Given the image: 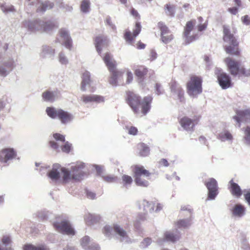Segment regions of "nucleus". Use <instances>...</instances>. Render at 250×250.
<instances>
[{"label": "nucleus", "instance_id": "1", "mask_svg": "<svg viewBox=\"0 0 250 250\" xmlns=\"http://www.w3.org/2000/svg\"><path fill=\"white\" fill-rule=\"evenodd\" d=\"M152 99L151 96L148 95L145 97L141 102V97L138 95L131 91L126 92V102L135 114L140 112V107L141 105V112L143 115H146L151 108Z\"/></svg>", "mask_w": 250, "mask_h": 250}, {"label": "nucleus", "instance_id": "2", "mask_svg": "<svg viewBox=\"0 0 250 250\" xmlns=\"http://www.w3.org/2000/svg\"><path fill=\"white\" fill-rule=\"evenodd\" d=\"M23 25L31 32L42 30L48 32L58 27L57 23L54 21H44L40 19L34 21H25L23 22Z\"/></svg>", "mask_w": 250, "mask_h": 250}, {"label": "nucleus", "instance_id": "3", "mask_svg": "<svg viewBox=\"0 0 250 250\" xmlns=\"http://www.w3.org/2000/svg\"><path fill=\"white\" fill-rule=\"evenodd\" d=\"M223 40L228 44L225 46L226 53L230 55H238L240 54L238 48L239 42L233 34L230 33V31L227 26H223Z\"/></svg>", "mask_w": 250, "mask_h": 250}, {"label": "nucleus", "instance_id": "4", "mask_svg": "<svg viewBox=\"0 0 250 250\" xmlns=\"http://www.w3.org/2000/svg\"><path fill=\"white\" fill-rule=\"evenodd\" d=\"M84 167V164L81 163L71 167V170L61 167V172L62 176L61 181L66 183L71 179L80 180L84 176V172L81 169Z\"/></svg>", "mask_w": 250, "mask_h": 250}, {"label": "nucleus", "instance_id": "5", "mask_svg": "<svg viewBox=\"0 0 250 250\" xmlns=\"http://www.w3.org/2000/svg\"><path fill=\"white\" fill-rule=\"evenodd\" d=\"M103 60L111 73L109 83L113 86L118 84V79L122 75L123 72L116 69L115 64L112 62V56L109 53H106L103 57Z\"/></svg>", "mask_w": 250, "mask_h": 250}, {"label": "nucleus", "instance_id": "6", "mask_svg": "<svg viewBox=\"0 0 250 250\" xmlns=\"http://www.w3.org/2000/svg\"><path fill=\"white\" fill-rule=\"evenodd\" d=\"M54 228L58 231L67 235H74L75 230L69 222L63 216H58L53 222Z\"/></svg>", "mask_w": 250, "mask_h": 250}, {"label": "nucleus", "instance_id": "7", "mask_svg": "<svg viewBox=\"0 0 250 250\" xmlns=\"http://www.w3.org/2000/svg\"><path fill=\"white\" fill-rule=\"evenodd\" d=\"M202 80L198 77H191L190 81L187 83V92L192 97H195L201 93Z\"/></svg>", "mask_w": 250, "mask_h": 250}, {"label": "nucleus", "instance_id": "8", "mask_svg": "<svg viewBox=\"0 0 250 250\" xmlns=\"http://www.w3.org/2000/svg\"><path fill=\"white\" fill-rule=\"evenodd\" d=\"M214 73L216 75L218 83L223 89L232 87V83L229 75L223 72L222 69L219 68H216Z\"/></svg>", "mask_w": 250, "mask_h": 250}, {"label": "nucleus", "instance_id": "9", "mask_svg": "<svg viewBox=\"0 0 250 250\" xmlns=\"http://www.w3.org/2000/svg\"><path fill=\"white\" fill-rule=\"evenodd\" d=\"M16 66V62L13 58H9L3 60L0 62V76L5 77Z\"/></svg>", "mask_w": 250, "mask_h": 250}, {"label": "nucleus", "instance_id": "10", "mask_svg": "<svg viewBox=\"0 0 250 250\" xmlns=\"http://www.w3.org/2000/svg\"><path fill=\"white\" fill-rule=\"evenodd\" d=\"M17 156V151L11 147H6L0 151V163L4 166L9 165V162Z\"/></svg>", "mask_w": 250, "mask_h": 250}, {"label": "nucleus", "instance_id": "11", "mask_svg": "<svg viewBox=\"0 0 250 250\" xmlns=\"http://www.w3.org/2000/svg\"><path fill=\"white\" fill-rule=\"evenodd\" d=\"M205 185L208 190L206 200H214L219 193L217 181L214 178H211L205 183Z\"/></svg>", "mask_w": 250, "mask_h": 250}, {"label": "nucleus", "instance_id": "12", "mask_svg": "<svg viewBox=\"0 0 250 250\" xmlns=\"http://www.w3.org/2000/svg\"><path fill=\"white\" fill-rule=\"evenodd\" d=\"M198 120L196 117L191 119L188 116H184L180 119L179 123L184 130L192 132Z\"/></svg>", "mask_w": 250, "mask_h": 250}, {"label": "nucleus", "instance_id": "13", "mask_svg": "<svg viewBox=\"0 0 250 250\" xmlns=\"http://www.w3.org/2000/svg\"><path fill=\"white\" fill-rule=\"evenodd\" d=\"M143 206V210L145 213L148 214V212L152 213L153 212L158 213L163 208L164 206L161 203H157L156 208L155 203L153 201L149 202L146 200H144L142 202Z\"/></svg>", "mask_w": 250, "mask_h": 250}, {"label": "nucleus", "instance_id": "14", "mask_svg": "<svg viewBox=\"0 0 250 250\" xmlns=\"http://www.w3.org/2000/svg\"><path fill=\"white\" fill-rule=\"evenodd\" d=\"M235 112L236 115L233 117V119L239 124V127L241 122L250 123V109L236 110Z\"/></svg>", "mask_w": 250, "mask_h": 250}, {"label": "nucleus", "instance_id": "15", "mask_svg": "<svg viewBox=\"0 0 250 250\" xmlns=\"http://www.w3.org/2000/svg\"><path fill=\"white\" fill-rule=\"evenodd\" d=\"M158 27L161 31V40L165 44L169 43L172 39L173 36L166 24L162 22L158 23Z\"/></svg>", "mask_w": 250, "mask_h": 250}, {"label": "nucleus", "instance_id": "16", "mask_svg": "<svg viewBox=\"0 0 250 250\" xmlns=\"http://www.w3.org/2000/svg\"><path fill=\"white\" fill-rule=\"evenodd\" d=\"M225 62L227 64L230 73L234 76L237 75L242 69H245L244 68L240 67V63L229 58H227L225 60Z\"/></svg>", "mask_w": 250, "mask_h": 250}, {"label": "nucleus", "instance_id": "17", "mask_svg": "<svg viewBox=\"0 0 250 250\" xmlns=\"http://www.w3.org/2000/svg\"><path fill=\"white\" fill-rule=\"evenodd\" d=\"M170 91L174 95H177L180 102H183L185 100L184 97V91L180 84L175 81L170 83Z\"/></svg>", "mask_w": 250, "mask_h": 250}, {"label": "nucleus", "instance_id": "18", "mask_svg": "<svg viewBox=\"0 0 250 250\" xmlns=\"http://www.w3.org/2000/svg\"><path fill=\"white\" fill-rule=\"evenodd\" d=\"M40 55L42 59L53 60L55 55V49L50 45L44 44L41 47Z\"/></svg>", "mask_w": 250, "mask_h": 250}, {"label": "nucleus", "instance_id": "19", "mask_svg": "<svg viewBox=\"0 0 250 250\" xmlns=\"http://www.w3.org/2000/svg\"><path fill=\"white\" fill-rule=\"evenodd\" d=\"M60 37L62 39L63 42L62 43L66 48L71 50L72 47V40L70 36L69 32L64 28H62L59 31Z\"/></svg>", "mask_w": 250, "mask_h": 250}, {"label": "nucleus", "instance_id": "20", "mask_svg": "<svg viewBox=\"0 0 250 250\" xmlns=\"http://www.w3.org/2000/svg\"><path fill=\"white\" fill-rule=\"evenodd\" d=\"M61 166L58 164L53 165L52 168L47 172V176L53 181L57 182L61 180Z\"/></svg>", "mask_w": 250, "mask_h": 250}, {"label": "nucleus", "instance_id": "21", "mask_svg": "<svg viewBox=\"0 0 250 250\" xmlns=\"http://www.w3.org/2000/svg\"><path fill=\"white\" fill-rule=\"evenodd\" d=\"M108 40L106 36L101 35L96 37L95 39V44L97 51L100 54L102 52V48L107 45Z\"/></svg>", "mask_w": 250, "mask_h": 250}, {"label": "nucleus", "instance_id": "22", "mask_svg": "<svg viewBox=\"0 0 250 250\" xmlns=\"http://www.w3.org/2000/svg\"><path fill=\"white\" fill-rule=\"evenodd\" d=\"M180 235L177 229L167 231L164 233V241L175 243L180 239Z\"/></svg>", "mask_w": 250, "mask_h": 250}, {"label": "nucleus", "instance_id": "23", "mask_svg": "<svg viewBox=\"0 0 250 250\" xmlns=\"http://www.w3.org/2000/svg\"><path fill=\"white\" fill-rule=\"evenodd\" d=\"M230 211L232 216L241 218L246 214V208L241 204L238 203L234 205Z\"/></svg>", "mask_w": 250, "mask_h": 250}, {"label": "nucleus", "instance_id": "24", "mask_svg": "<svg viewBox=\"0 0 250 250\" xmlns=\"http://www.w3.org/2000/svg\"><path fill=\"white\" fill-rule=\"evenodd\" d=\"M74 118L73 114L61 109L58 119L62 125H66L71 122L73 120Z\"/></svg>", "mask_w": 250, "mask_h": 250}, {"label": "nucleus", "instance_id": "25", "mask_svg": "<svg viewBox=\"0 0 250 250\" xmlns=\"http://www.w3.org/2000/svg\"><path fill=\"white\" fill-rule=\"evenodd\" d=\"M60 92L58 90L54 91L47 90L42 94V97L46 102H53L60 96Z\"/></svg>", "mask_w": 250, "mask_h": 250}, {"label": "nucleus", "instance_id": "26", "mask_svg": "<svg viewBox=\"0 0 250 250\" xmlns=\"http://www.w3.org/2000/svg\"><path fill=\"white\" fill-rule=\"evenodd\" d=\"M81 99L85 104L91 102L100 103L104 102V97L94 94L83 95Z\"/></svg>", "mask_w": 250, "mask_h": 250}, {"label": "nucleus", "instance_id": "27", "mask_svg": "<svg viewBox=\"0 0 250 250\" xmlns=\"http://www.w3.org/2000/svg\"><path fill=\"white\" fill-rule=\"evenodd\" d=\"M114 232L117 234L120 237V241L128 242L129 238L127 235L126 232L117 224H115L113 226Z\"/></svg>", "mask_w": 250, "mask_h": 250}, {"label": "nucleus", "instance_id": "28", "mask_svg": "<svg viewBox=\"0 0 250 250\" xmlns=\"http://www.w3.org/2000/svg\"><path fill=\"white\" fill-rule=\"evenodd\" d=\"M134 177H140L142 176L146 178L148 177L151 173L146 169H145L144 167L136 165L133 168Z\"/></svg>", "mask_w": 250, "mask_h": 250}, {"label": "nucleus", "instance_id": "29", "mask_svg": "<svg viewBox=\"0 0 250 250\" xmlns=\"http://www.w3.org/2000/svg\"><path fill=\"white\" fill-rule=\"evenodd\" d=\"M186 218L179 219L176 223V225L179 229H186L188 228L192 224V220L193 217L186 216Z\"/></svg>", "mask_w": 250, "mask_h": 250}, {"label": "nucleus", "instance_id": "30", "mask_svg": "<svg viewBox=\"0 0 250 250\" xmlns=\"http://www.w3.org/2000/svg\"><path fill=\"white\" fill-rule=\"evenodd\" d=\"M230 185V191L231 194L236 197H239L242 194V191L240 187L236 183H234L233 180L229 182Z\"/></svg>", "mask_w": 250, "mask_h": 250}, {"label": "nucleus", "instance_id": "31", "mask_svg": "<svg viewBox=\"0 0 250 250\" xmlns=\"http://www.w3.org/2000/svg\"><path fill=\"white\" fill-rule=\"evenodd\" d=\"M101 219L99 215L87 213L84 216V220L88 225H93L98 223Z\"/></svg>", "mask_w": 250, "mask_h": 250}, {"label": "nucleus", "instance_id": "32", "mask_svg": "<svg viewBox=\"0 0 250 250\" xmlns=\"http://www.w3.org/2000/svg\"><path fill=\"white\" fill-rule=\"evenodd\" d=\"M91 82L90 73L87 71H85L82 76V81L81 83V89L83 91L86 90V86L90 85Z\"/></svg>", "mask_w": 250, "mask_h": 250}, {"label": "nucleus", "instance_id": "33", "mask_svg": "<svg viewBox=\"0 0 250 250\" xmlns=\"http://www.w3.org/2000/svg\"><path fill=\"white\" fill-rule=\"evenodd\" d=\"M149 219L148 214L144 212V213H139L134 221V227L139 229L140 227L141 223L148 221Z\"/></svg>", "mask_w": 250, "mask_h": 250}, {"label": "nucleus", "instance_id": "34", "mask_svg": "<svg viewBox=\"0 0 250 250\" xmlns=\"http://www.w3.org/2000/svg\"><path fill=\"white\" fill-rule=\"evenodd\" d=\"M61 108H56L53 106L47 107L45 112L47 115L51 119H58Z\"/></svg>", "mask_w": 250, "mask_h": 250}, {"label": "nucleus", "instance_id": "35", "mask_svg": "<svg viewBox=\"0 0 250 250\" xmlns=\"http://www.w3.org/2000/svg\"><path fill=\"white\" fill-rule=\"evenodd\" d=\"M54 4L49 1H45L42 2L40 6L37 8V12H44L46 10L53 8Z\"/></svg>", "mask_w": 250, "mask_h": 250}, {"label": "nucleus", "instance_id": "36", "mask_svg": "<svg viewBox=\"0 0 250 250\" xmlns=\"http://www.w3.org/2000/svg\"><path fill=\"white\" fill-rule=\"evenodd\" d=\"M218 138L222 142L232 140L233 137L231 133L228 130L221 132L218 135Z\"/></svg>", "mask_w": 250, "mask_h": 250}, {"label": "nucleus", "instance_id": "37", "mask_svg": "<svg viewBox=\"0 0 250 250\" xmlns=\"http://www.w3.org/2000/svg\"><path fill=\"white\" fill-rule=\"evenodd\" d=\"M147 68L144 66H141L135 71V74L140 79H142L147 73Z\"/></svg>", "mask_w": 250, "mask_h": 250}, {"label": "nucleus", "instance_id": "38", "mask_svg": "<svg viewBox=\"0 0 250 250\" xmlns=\"http://www.w3.org/2000/svg\"><path fill=\"white\" fill-rule=\"evenodd\" d=\"M165 10L167 15L171 17H173L175 13V6L170 4H166L165 5Z\"/></svg>", "mask_w": 250, "mask_h": 250}, {"label": "nucleus", "instance_id": "39", "mask_svg": "<svg viewBox=\"0 0 250 250\" xmlns=\"http://www.w3.org/2000/svg\"><path fill=\"white\" fill-rule=\"evenodd\" d=\"M140 150V155L143 157H146L149 154V147L144 143H141L139 145Z\"/></svg>", "mask_w": 250, "mask_h": 250}, {"label": "nucleus", "instance_id": "40", "mask_svg": "<svg viewBox=\"0 0 250 250\" xmlns=\"http://www.w3.org/2000/svg\"><path fill=\"white\" fill-rule=\"evenodd\" d=\"M134 182L137 186L146 188L147 187L149 183L148 181L140 177H134Z\"/></svg>", "mask_w": 250, "mask_h": 250}, {"label": "nucleus", "instance_id": "41", "mask_svg": "<svg viewBox=\"0 0 250 250\" xmlns=\"http://www.w3.org/2000/svg\"><path fill=\"white\" fill-rule=\"evenodd\" d=\"M195 20L188 21L187 22L184 28V36L189 35L193 30Z\"/></svg>", "mask_w": 250, "mask_h": 250}, {"label": "nucleus", "instance_id": "42", "mask_svg": "<svg viewBox=\"0 0 250 250\" xmlns=\"http://www.w3.org/2000/svg\"><path fill=\"white\" fill-rule=\"evenodd\" d=\"M90 2L89 0H83L81 2L80 8L83 13H87L89 12Z\"/></svg>", "mask_w": 250, "mask_h": 250}, {"label": "nucleus", "instance_id": "43", "mask_svg": "<svg viewBox=\"0 0 250 250\" xmlns=\"http://www.w3.org/2000/svg\"><path fill=\"white\" fill-rule=\"evenodd\" d=\"M0 7L1 10L3 11V12L5 14L8 13L9 12H15L16 11L13 5L8 4L0 3Z\"/></svg>", "mask_w": 250, "mask_h": 250}, {"label": "nucleus", "instance_id": "44", "mask_svg": "<svg viewBox=\"0 0 250 250\" xmlns=\"http://www.w3.org/2000/svg\"><path fill=\"white\" fill-rule=\"evenodd\" d=\"M103 232L106 237L111 238L114 232L113 227L112 228L109 225H106L103 228Z\"/></svg>", "mask_w": 250, "mask_h": 250}, {"label": "nucleus", "instance_id": "45", "mask_svg": "<svg viewBox=\"0 0 250 250\" xmlns=\"http://www.w3.org/2000/svg\"><path fill=\"white\" fill-rule=\"evenodd\" d=\"M58 60L62 65H66L68 63V59L62 51L60 52L58 55Z\"/></svg>", "mask_w": 250, "mask_h": 250}, {"label": "nucleus", "instance_id": "46", "mask_svg": "<svg viewBox=\"0 0 250 250\" xmlns=\"http://www.w3.org/2000/svg\"><path fill=\"white\" fill-rule=\"evenodd\" d=\"M122 179L123 185L125 187H127L128 186H130L133 182L132 177L125 174H124L122 176Z\"/></svg>", "mask_w": 250, "mask_h": 250}, {"label": "nucleus", "instance_id": "47", "mask_svg": "<svg viewBox=\"0 0 250 250\" xmlns=\"http://www.w3.org/2000/svg\"><path fill=\"white\" fill-rule=\"evenodd\" d=\"M106 25H108L113 31L116 32V26L112 22L111 18L109 16H107L104 21Z\"/></svg>", "mask_w": 250, "mask_h": 250}, {"label": "nucleus", "instance_id": "48", "mask_svg": "<svg viewBox=\"0 0 250 250\" xmlns=\"http://www.w3.org/2000/svg\"><path fill=\"white\" fill-rule=\"evenodd\" d=\"M181 210L183 211H186L184 214V216H189V217H193V209L189 208V206H182Z\"/></svg>", "mask_w": 250, "mask_h": 250}, {"label": "nucleus", "instance_id": "49", "mask_svg": "<svg viewBox=\"0 0 250 250\" xmlns=\"http://www.w3.org/2000/svg\"><path fill=\"white\" fill-rule=\"evenodd\" d=\"M186 38L185 42L186 44H189L191 42L198 40L199 36L198 33L193 34L191 36H184Z\"/></svg>", "mask_w": 250, "mask_h": 250}, {"label": "nucleus", "instance_id": "50", "mask_svg": "<svg viewBox=\"0 0 250 250\" xmlns=\"http://www.w3.org/2000/svg\"><path fill=\"white\" fill-rule=\"evenodd\" d=\"M243 130L245 133L244 139L246 141V144L250 146V127L247 126L246 128H243Z\"/></svg>", "mask_w": 250, "mask_h": 250}, {"label": "nucleus", "instance_id": "51", "mask_svg": "<svg viewBox=\"0 0 250 250\" xmlns=\"http://www.w3.org/2000/svg\"><path fill=\"white\" fill-rule=\"evenodd\" d=\"M89 242H90V237L88 236H85L81 239V244L82 247L84 250H86L88 248V246L89 245Z\"/></svg>", "mask_w": 250, "mask_h": 250}, {"label": "nucleus", "instance_id": "52", "mask_svg": "<svg viewBox=\"0 0 250 250\" xmlns=\"http://www.w3.org/2000/svg\"><path fill=\"white\" fill-rule=\"evenodd\" d=\"M48 215L49 211L46 210H41L38 212V216L42 220H47Z\"/></svg>", "mask_w": 250, "mask_h": 250}, {"label": "nucleus", "instance_id": "53", "mask_svg": "<svg viewBox=\"0 0 250 250\" xmlns=\"http://www.w3.org/2000/svg\"><path fill=\"white\" fill-rule=\"evenodd\" d=\"M152 243V240L150 238L147 237L145 238L140 244V248L146 249Z\"/></svg>", "mask_w": 250, "mask_h": 250}, {"label": "nucleus", "instance_id": "54", "mask_svg": "<svg viewBox=\"0 0 250 250\" xmlns=\"http://www.w3.org/2000/svg\"><path fill=\"white\" fill-rule=\"evenodd\" d=\"M24 250H46L43 247H36L31 244H27L24 246Z\"/></svg>", "mask_w": 250, "mask_h": 250}, {"label": "nucleus", "instance_id": "55", "mask_svg": "<svg viewBox=\"0 0 250 250\" xmlns=\"http://www.w3.org/2000/svg\"><path fill=\"white\" fill-rule=\"evenodd\" d=\"M134 38H135L133 35H132L131 33L129 30H126L124 33V39L125 40L131 43L134 40Z\"/></svg>", "mask_w": 250, "mask_h": 250}, {"label": "nucleus", "instance_id": "56", "mask_svg": "<svg viewBox=\"0 0 250 250\" xmlns=\"http://www.w3.org/2000/svg\"><path fill=\"white\" fill-rule=\"evenodd\" d=\"M141 30V25L139 22L135 24V28L133 30V36L136 38L140 33Z\"/></svg>", "mask_w": 250, "mask_h": 250}, {"label": "nucleus", "instance_id": "57", "mask_svg": "<svg viewBox=\"0 0 250 250\" xmlns=\"http://www.w3.org/2000/svg\"><path fill=\"white\" fill-rule=\"evenodd\" d=\"M104 180L108 183H113L116 181L117 177L111 175L103 176Z\"/></svg>", "mask_w": 250, "mask_h": 250}, {"label": "nucleus", "instance_id": "58", "mask_svg": "<svg viewBox=\"0 0 250 250\" xmlns=\"http://www.w3.org/2000/svg\"><path fill=\"white\" fill-rule=\"evenodd\" d=\"M53 138L56 140V141H60L62 142H65V137L64 135H62L60 133H54L53 135Z\"/></svg>", "mask_w": 250, "mask_h": 250}, {"label": "nucleus", "instance_id": "59", "mask_svg": "<svg viewBox=\"0 0 250 250\" xmlns=\"http://www.w3.org/2000/svg\"><path fill=\"white\" fill-rule=\"evenodd\" d=\"M71 144H69L68 142L65 143L64 145L62 146V150L63 152L69 153L70 151Z\"/></svg>", "mask_w": 250, "mask_h": 250}, {"label": "nucleus", "instance_id": "60", "mask_svg": "<svg viewBox=\"0 0 250 250\" xmlns=\"http://www.w3.org/2000/svg\"><path fill=\"white\" fill-rule=\"evenodd\" d=\"M85 193L86 197L90 199H95L96 198V194L95 192H92L87 189H85Z\"/></svg>", "mask_w": 250, "mask_h": 250}, {"label": "nucleus", "instance_id": "61", "mask_svg": "<svg viewBox=\"0 0 250 250\" xmlns=\"http://www.w3.org/2000/svg\"><path fill=\"white\" fill-rule=\"evenodd\" d=\"M155 88V93L157 95H160L163 94L164 90L162 89L161 84L159 83H156Z\"/></svg>", "mask_w": 250, "mask_h": 250}, {"label": "nucleus", "instance_id": "62", "mask_svg": "<svg viewBox=\"0 0 250 250\" xmlns=\"http://www.w3.org/2000/svg\"><path fill=\"white\" fill-rule=\"evenodd\" d=\"M50 166H42L40 168V172L41 173V174L42 175L46 173L47 175V172L50 169Z\"/></svg>", "mask_w": 250, "mask_h": 250}, {"label": "nucleus", "instance_id": "63", "mask_svg": "<svg viewBox=\"0 0 250 250\" xmlns=\"http://www.w3.org/2000/svg\"><path fill=\"white\" fill-rule=\"evenodd\" d=\"M2 242L5 246H8L11 242V238L9 236H3L2 238Z\"/></svg>", "mask_w": 250, "mask_h": 250}, {"label": "nucleus", "instance_id": "64", "mask_svg": "<svg viewBox=\"0 0 250 250\" xmlns=\"http://www.w3.org/2000/svg\"><path fill=\"white\" fill-rule=\"evenodd\" d=\"M86 250H100V247L98 244L93 243L89 245Z\"/></svg>", "mask_w": 250, "mask_h": 250}]
</instances>
